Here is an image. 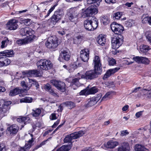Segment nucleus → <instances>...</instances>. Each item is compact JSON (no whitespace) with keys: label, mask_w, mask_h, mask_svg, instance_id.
<instances>
[{"label":"nucleus","mask_w":151,"mask_h":151,"mask_svg":"<svg viewBox=\"0 0 151 151\" xmlns=\"http://www.w3.org/2000/svg\"><path fill=\"white\" fill-rule=\"evenodd\" d=\"M93 61L94 69L86 71L84 75L81 76V78L91 81L97 78L99 75L101 74L102 69L100 58L98 56H95Z\"/></svg>","instance_id":"obj_1"},{"label":"nucleus","mask_w":151,"mask_h":151,"mask_svg":"<svg viewBox=\"0 0 151 151\" xmlns=\"http://www.w3.org/2000/svg\"><path fill=\"white\" fill-rule=\"evenodd\" d=\"M78 12L76 7H72L67 10L66 14L69 20L73 23V25H75L77 22Z\"/></svg>","instance_id":"obj_2"},{"label":"nucleus","mask_w":151,"mask_h":151,"mask_svg":"<svg viewBox=\"0 0 151 151\" xmlns=\"http://www.w3.org/2000/svg\"><path fill=\"white\" fill-rule=\"evenodd\" d=\"M85 131H80L78 132H76L73 133H72L70 135L66 137L64 139V141L65 142L71 143V144L69 145H63V146H68L70 147V149L68 150H70L72 147V143H71L72 140L73 139H77L82 136H83L85 133Z\"/></svg>","instance_id":"obj_3"},{"label":"nucleus","mask_w":151,"mask_h":151,"mask_svg":"<svg viewBox=\"0 0 151 151\" xmlns=\"http://www.w3.org/2000/svg\"><path fill=\"white\" fill-rule=\"evenodd\" d=\"M37 65L38 68L41 70H47L52 67L51 61L46 59H42L38 61L37 63Z\"/></svg>","instance_id":"obj_4"},{"label":"nucleus","mask_w":151,"mask_h":151,"mask_svg":"<svg viewBox=\"0 0 151 151\" xmlns=\"http://www.w3.org/2000/svg\"><path fill=\"white\" fill-rule=\"evenodd\" d=\"M64 12L62 8L58 9L50 18V21L53 24H55L64 16Z\"/></svg>","instance_id":"obj_5"},{"label":"nucleus","mask_w":151,"mask_h":151,"mask_svg":"<svg viewBox=\"0 0 151 151\" xmlns=\"http://www.w3.org/2000/svg\"><path fill=\"white\" fill-rule=\"evenodd\" d=\"M124 37L122 35H116L112 37V47L116 50L122 45L124 42Z\"/></svg>","instance_id":"obj_6"},{"label":"nucleus","mask_w":151,"mask_h":151,"mask_svg":"<svg viewBox=\"0 0 151 151\" xmlns=\"http://www.w3.org/2000/svg\"><path fill=\"white\" fill-rule=\"evenodd\" d=\"M60 42H58V39L56 36H51L48 38L45 45L48 48L54 49L57 47Z\"/></svg>","instance_id":"obj_7"},{"label":"nucleus","mask_w":151,"mask_h":151,"mask_svg":"<svg viewBox=\"0 0 151 151\" xmlns=\"http://www.w3.org/2000/svg\"><path fill=\"white\" fill-rule=\"evenodd\" d=\"M11 104L10 101H5L2 99L0 100V117L2 116L4 113L8 111L10 108L9 106Z\"/></svg>","instance_id":"obj_8"},{"label":"nucleus","mask_w":151,"mask_h":151,"mask_svg":"<svg viewBox=\"0 0 151 151\" xmlns=\"http://www.w3.org/2000/svg\"><path fill=\"white\" fill-rule=\"evenodd\" d=\"M111 30L116 35H122V34L124 31V28L120 24H117L116 22H114L111 24Z\"/></svg>","instance_id":"obj_9"},{"label":"nucleus","mask_w":151,"mask_h":151,"mask_svg":"<svg viewBox=\"0 0 151 151\" xmlns=\"http://www.w3.org/2000/svg\"><path fill=\"white\" fill-rule=\"evenodd\" d=\"M98 12L97 9L91 6L88 7L84 12L82 14V17L83 18L89 17L94 15Z\"/></svg>","instance_id":"obj_10"},{"label":"nucleus","mask_w":151,"mask_h":151,"mask_svg":"<svg viewBox=\"0 0 151 151\" xmlns=\"http://www.w3.org/2000/svg\"><path fill=\"white\" fill-rule=\"evenodd\" d=\"M50 83L61 92H63L65 91L66 86L64 82L58 80H52L50 81Z\"/></svg>","instance_id":"obj_11"},{"label":"nucleus","mask_w":151,"mask_h":151,"mask_svg":"<svg viewBox=\"0 0 151 151\" xmlns=\"http://www.w3.org/2000/svg\"><path fill=\"white\" fill-rule=\"evenodd\" d=\"M17 23V20L14 19H11L9 20L6 24V29L9 30H14L16 29L18 27Z\"/></svg>","instance_id":"obj_12"},{"label":"nucleus","mask_w":151,"mask_h":151,"mask_svg":"<svg viewBox=\"0 0 151 151\" xmlns=\"http://www.w3.org/2000/svg\"><path fill=\"white\" fill-rule=\"evenodd\" d=\"M40 71L37 70H25L22 72V74L24 76H40Z\"/></svg>","instance_id":"obj_13"},{"label":"nucleus","mask_w":151,"mask_h":151,"mask_svg":"<svg viewBox=\"0 0 151 151\" xmlns=\"http://www.w3.org/2000/svg\"><path fill=\"white\" fill-rule=\"evenodd\" d=\"M27 33V42H32L36 38V36L34 35L35 31L31 28H28Z\"/></svg>","instance_id":"obj_14"},{"label":"nucleus","mask_w":151,"mask_h":151,"mask_svg":"<svg viewBox=\"0 0 151 151\" xmlns=\"http://www.w3.org/2000/svg\"><path fill=\"white\" fill-rule=\"evenodd\" d=\"M89 50L88 49H84L80 52V57L84 62H87L89 59Z\"/></svg>","instance_id":"obj_15"},{"label":"nucleus","mask_w":151,"mask_h":151,"mask_svg":"<svg viewBox=\"0 0 151 151\" xmlns=\"http://www.w3.org/2000/svg\"><path fill=\"white\" fill-rule=\"evenodd\" d=\"M120 68H114L110 69L107 70L106 73L104 75L103 79L106 80L107 78L110 77L113 74L120 69Z\"/></svg>","instance_id":"obj_16"},{"label":"nucleus","mask_w":151,"mask_h":151,"mask_svg":"<svg viewBox=\"0 0 151 151\" xmlns=\"http://www.w3.org/2000/svg\"><path fill=\"white\" fill-rule=\"evenodd\" d=\"M19 127L16 124L11 125L10 127H8L7 131L9 132L10 134L12 135H15L19 130Z\"/></svg>","instance_id":"obj_17"},{"label":"nucleus","mask_w":151,"mask_h":151,"mask_svg":"<svg viewBox=\"0 0 151 151\" xmlns=\"http://www.w3.org/2000/svg\"><path fill=\"white\" fill-rule=\"evenodd\" d=\"M130 150L129 144L127 142L122 143L117 148V151H130Z\"/></svg>","instance_id":"obj_18"},{"label":"nucleus","mask_w":151,"mask_h":151,"mask_svg":"<svg viewBox=\"0 0 151 151\" xmlns=\"http://www.w3.org/2000/svg\"><path fill=\"white\" fill-rule=\"evenodd\" d=\"M14 53L13 50H6L0 52V56L5 57H12L14 56Z\"/></svg>","instance_id":"obj_19"},{"label":"nucleus","mask_w":151,"mask_h":151,"mask_svg":"<svg viewBox=\"0 0 151 151\" xmlns=\"http://www.w3.org/2000/svg\"><path fill=\"white\" fill-rule=\"evenodd\" d=\"M23 91V89H20L18 88H16L10 91L9 95L13 96L19 94H21L24 93Z\"/></svg>","instance_id":"obj_20"},{"label":"nucleus","mask_w":151,"mask_h":151,"mask_svg":"<svg viewBox=\"0 0 151 151\" xmlns=\"http://www.w3.org/2000/svg\"><path fill=\"white\" fill-rule=\"evenodd\" d=\"M84 26L85 29L88 31H93L94 29L92 27L90 19H87L84 22Z\"/></svg>","instance_id":"obj_21"},{"label":"nucleus","mask_w":151,"mask_h":151,"mask_svg":"<svg viewBox=\"0 0 151 151\" xmlns=\"http://www.w3.org/2000/svg\"><path fill=\"white\" fill-rule=\"evenodd\" d=\"M119 144V142H117L110 140L107 142V144L105 145V147L108 148L113 149Z\"/></svg>","instance_id":"obj_22"},{"label":"nucleus","mask_w":151,"mask_h":151,"mask_svg":"<svg viewBox=\"0 0 151 151\" xmlns=\"http://www.w3.org/2000/svg\"><path fill=\"white\" fill-rule=\"evenodd\" d=\"M92 26L94 30L97 28L99 24V22L97 19L95 17H93L90 19Z\"/></svg>","instance_id":"obj_23"},{"label":"nucleus","mask_w":151,"mask_h":151,"mask_svg":"<svg viewBox=\"0 0 151 151\" xmlns=\"http://www.w3.org/2000/svg\"><path fill=\"white\" fill-rule=\"evenodd\" d=\"M1 67L6 66L9 65L10 63V60L6 57H1Z\"/></svg>","instance_id":"obj_24"},{"label":"nucleus","mask_w":151,"mask_h":151,"mask_svg":"<svg viewBox=\"0 0 151 151\" xmlns=\"http://www.w3.org/2000/svg\"><path fill=\"white\" fill-rule=\"evenodd\" d=\"M106 38L103 36L99 35L97 39L98 44L102 46L104 45L106 43Z\"/></svg>","instance_id":"obj_25"},{"label":"nucleus","mask_w":151,"mask_h":151,"mask_svg":"<svg viewBox=\"0 0 151 151\" xmlns=\"http://www.w3.org/2000/svg\"><path fill=\"white\" fill-rule=\"evenodd\" d=\"M21 85L23 88L24 92L29 90L32 86V84L28 85L24 81H22Z\"/></svg>","instance_id":"obj_26"},{"label":"nucleus","mask_w":151,"mask_h":151,"mask_svg":"<svg viewBox=\"0 0 151 151\" xmlns=\"http://www.w3.org/2000/svg\"><path fill=\"white\" fill-rule=\"evenodd\" d=\"M99 90L97 87L93 86L88 89L87 94H94L98 92Z\"/></svg>","instance_id":"obj_27"},{"label":"nucleus","mask_w":151,"mask_h":151,"mask_svg":"<svg viewBox=\"0 0 151 151\" xmlns=\"http://www.w3.org/2000/svg\"><path fill=\"white\" fill-rule=\"evenodd\" d=\"M30 120L28 117L20 116L19 118H17V121L19 122H24V124H26L28 121Z\"/></svg>","instance_id":"obj_28"},{"label":"nucleus","mask_w":151,"mask_h":151,"mask_svg":"<svg viewBox=\"0 0 151 151\" xmlns=\"http://www.w3.org/2000/svg\"><path fill=\"white\" fill-rule=\"evenodd\" d=\"M101 22L104 25H106L109 23L108 17L106 16H103L101 17Z\"/></svg>","instance_id":"obj_29"},{"label":"nucleus","mask_w":151,"mask_h":151,"mask_svg":"<svg viewBox=\"0 0 151 151\" xmlns=\"http://www.w3.org/2000/svg\"><path fill=\"white\" fill-rule=\"evenodd\" d=\"M33 99L32 98L26 96L24 98L20 99V103H30L32 101Z\"/></svg>","instance_id":"obj_30"},{"label":"nucleus","mask_w":151,"mask_h":151,"mask_svg":"<svg viewBox=\"0 0 151 151\" xmlns=\"http://www.w3.org/2000/svg\"><path fill=\"white\" fill-rule=\"evenodd\" d=\"M144 90L147 91V92L144 93V95L145 97L148 99L151 98V88H144Z\"/></svg>","instance_id":"obj_31"},{"label":"nucleus","mask_w":151,"mask_h":151,"mask_svg":"<svg viewBox=\"0 0 151 151\" xmlns=\"http://www.w3.org/2000/svg\"><path fill=\"white\" fill-rule=\"evenodd\" d=\"M63 104L65 105L69 109H72L75 106V104L71 101H66L63 103Z\"/></svg>","instance_id":"obj_32"},{"label":"nucleus","mask_w":151,"mask_h":151,"mask_svg":"<svg viewBox=\"0 0 151 151\" xmlns=\"http://www.w3.org/2000/svg\"><path fill=\"white\" fill-rule=\"evenodd\" d=\"M101 0H88L87 3L88 4H94L96 6L99 5L100 2L101 1Z\"/></svg>","instance_id":"obj_33"},{"label":"nucleus","mask_w":151,"mask_h":151,"mask_svg":"<svg viewBox=\"0 0 151 151\" xmlns=\"http://www.w3.org/2000/svg\"><path fill=\"white\" fill-rule=\"evenodd\" d=\"M88 103L86 104V106L88 107L91 106L96 104V102H95L93 99L92 98L89 99L88 100Z\"/></svg>","instance_id":"obj_34"},{"label":"nucleus","mask_w":151,"mask_h":151,"mask_svg":"<svg viewBox=\"0 0 151 151\" xmlns=\"http://www.w3.org/2000/svg\"><path fill=\"white\" fill-rule=\"evenodd\" d=\"M142 22L144 24H145L147 23H149V21L150 18V16H148L147 15L143 14L142 18Z\"/></svg>","instance_id":"obj_35"},{"label":"nucleus","mask_w":151,"mask_h":151,"mask_svg":"<svg viewBox=\"0 0 151 151\" xmlns=\"http://www.w3.org/2000/svg\"><path fill=\"white\" fill-rule=\"evenodd\" d=\"M135 23L134 20L130 19L128 21H126L125 25L127 27H130L134 25Z\"/></svg>","instance_id":"obj_36"},{"label":"nucleus","mask_w":151,"mask_h":151,"mask_svg":"<svg viewBox=\"0 0 151 151\" xmlns=\"http://www.w3.org/2000/svg\"><path fill=\"white\" fill-rule=\"evenodd\" d=\"M33 111L32 114L33 116L35 117L38 116L41 112V110L39 108L35 110H33Z\"/></svg>","instance_id":"obj_37"},{"label":"nucleus","mask_w":151,"mask_h":151,"mask_svg":"<svg viewBox=\"0 0 151 151\" xmlns=\"http://www.w3.org/2000/svg\"><path fill=\"white\" fill-rule=\"evenodd\" d=\"M121 16L122 14H121V12H117L113 14L112 17H113L114 20H115L119 19L121 18Z\"/></svg>","instance_id":"obj_38"},{"label":"nucleus","mask_w":151,"mask_h":151,"mask_svg":"<svg viewBox=\"0 0 151 151\" xmlns=\"http://www.w3.org/2000/svg\"><path fill=\"white\" fill-rule=\"evenodd\" d=\"M70 148V146H63L58 148L56 151H68Z\"/></svg>","instance_id":"obj_39"},{"label":"nucleus","mask_w":151,"mask_h":151,"mask_svg":"<svg viewBox=\"0 0 151 151\" xmlns=\"http://www.w3.org/2000/svg\"><path fill=\"white\" fill-rule=\"evenodd\" d=\"M28 28H26L21 29L20 31V35L22 36H26Z\"/></svg>","instance_id":"obj_40"},{"label":"nucleus","mask_w":151,"mask_h":151,"mask_svg":"<svg viewBox=\"0 0 151 151\" xmlns=\"http://www.w3.org/2000/svg\"><path fill=\"white\" fill-rule=\"evenodd\" d=\"M144 147L140 145H136L134 146V150L135 151H142Z\"/></svg>","instance_id":"obj_41"},{"label":"nucleus","mask_w":151,"mask_h":151,"mask_svg":"<svg viewBox=\"0 0 151 151\" xmlns=\"http://www.w3.org/2000/svg\"><path fill=\"white\" fill-rule=\"evenodd\" d=\"M150 63V61L147 58L143 57H142L141 62V63H142L146 65H148Z\"/></svg>","instance_id":"obj_42"},{"label":"nucleus","mask_w":151,"mask_h":151,"mask_svg":"<svg viewBox=\"0 0 151 151\" xmlns=\"http://www.w3.org/2000/svg\"><path fill=\"white\" fill-rule=\"evenodd\" d=\"M142 57L137 56L134 57L132 59L135 62L138 63H141Z\"/></svg>","instance_id":"obj_43"},{"label":"nucleus","mask_w":151,"mask_h":151,"mask_svg":"<svg viewBox=\"0 0 151 151\" xmlns=\"http://www.w3.org/2000/svg\"><path fill=\"white\" fill-rule=\"evenodd\" d=\"M22 21L26 25H30L32 23V21L29 19H24Z\"/></svg>","instance_id":"obj_44"},{"label":"nucleus","mask_w":151,"mask_h":151,"mask_svg":"<svg viewBox=\"0 0 151 151\" xmlns=\"http://www.w3.org/2000/svg\"><path fill=\"white\" fill-rule=\"evenodd\" d=\"M44 88L45 91L49 92L52 89V88L51 85L48 83L44 85Z\"/></svg>","instance_id":"obj_45"},{"label":"nucleus","mask_w":151,"mask_h":151,"mask_svg":"<svg viewBox=\"0 0 151 151\" xmlns=\"http://www.w3.org/2000/svg\"><path fill=\"white\" fill-rule=\"evenodd\" d=\"M16 43L17 44L19 45H22L25 44V43H28L29 42H27V39L25 40L24 39H19L17 40L16 41Z\"/></svg>","instance_id":"obj_46"},{"label":"nucleus","mask_w":151,"mask_h":151,"mask_svg":"<svg viewBox=\"0 0 151 151\" xmlns=\"http://www.w3.org/2000/svg\"><path fill=\"white\" fill-rule=\"evenodd\" d=\"M140 50L141 52H145L149 50V47L147 46L143 45L140 47Z\"/></svg>","instance_id":"obj_47"},{"label":"nucleus","mask_w":151,"mask_h":151,"mask_svg":"<svg viewBox=\"0 0 151 151\" xmlns=\"http://www.w3.org/2000/svg\"><path fill=\"white\" fill-rule=\"evenodd\" d=\"M9 42V40L7 38H6V39L5 40H3L1 42V48H4L5 46H6L7 45V43H8Z\"/></svg>","instance_id":"obj_48"},{"label":"nucleus","mask_w":151,"mask_h":151,"mask_svg":"<svg viewBox=\"0 0 151 151\" xmlns=\"http://www.w3.org/2000/svg\"><path fill=\"white\" fill-rule=\"evenodd\" d=\"M57 5L55 4L51 7V8L49 10L47 14L44 16L45 18H46L50 15V13L54 10L55 8V7Z\"/></svg>","instance_id":"obj_49"},{"label":"nucleus","mask_w":151,"mask_h":151,"mask_svg":"<svg viewBox=\"0 0 151 151\" xmlns=\"http://www.w3.org/2000/svg\"><path fill=\"white\" fill-rule=\"evenodd\" d=\"M102 95L101 94H99L97 95V96L96 97H92L94 101L96 102V104L99 101Z\"/></svg>","instance_id":"obj_50"},{"label":"nucleus","mask_w":151,"mask_h":151,"mask_svg":"<svg viewBox=\"0 0 151 151\" xmlns=\"http://www.w3.org/2000/svg\"><path fill=\"white\" fill-rule=\"evenodd\" d=\"M80 79V78H75L74 79H73L71 82L72 83V85H76L79 82V80Z\"/></svg>","instance_id":"obj_51"},{"label":"nucleus","mask_w":151,"mask_h":151,"mask_svg":"<svg viewBox=\"0 0 151 151\" xmlns=\"http://www.w3.org/2000/svg\"><path fill=\"white\" fill-rule=\"evenodd\" d=\"M116 63L115 60L113 58H110L109 61V64L110 65H113Z\"/></svg>","instance_id":"obj_52"},{"label":"nucleus","mask_w":151,"mask_h":151,"mask_svg":"<svg viewBox=\"0 0 151 151\" xmlns=\"http://www.w3.org/2000/svg\"><path fill=\"white\" fill-rule=\"evenodd\" d=\"M49 93L50 94L56 97H59V96L58 95V93H57L55 92L52 89L49 92Z\"/></svg>","instance_id":"obj_53"},{"label":"nucleus","mask_w":151,"mask_h":151,"mask_svg":"<svg viewBox=\"0 0 151 151\" xmlns=\"http://www.w3.org/2000/svg\"><path fill=\"white\" fill-rule=\"evenodd\" d=\"M88 88V86L86 88V89L81 91L79 93V94L81 95H85L86 94V95H88V94H87V91L88 90L87 88Z\"/></svg>","instance_id":"obj_54"},{"label":"nucleus","mask_w":151,"mask_h":151,"mask_svg":"<svg viewBox=\"0 0 151 151\" xmlns=\"http://www.w3.org/2000/svg\"><path fill=\"white\" fill-rule=\"evenodd\" d=\"M111 92H107L104 96L102 98L101 101H106V98H108L109 96L111 94Z\"/></svg>","instance_id":"obj_55"},{"label":"nucleus","mask_w":151,"mask_h":151,"mask_svg":"<svg viewBox=\"0 0 151 151\" xmlns=\"http://www.w3.org/2000/svg\"><path fill=\"white\" fill-rule=\"evenodd\" d=\"M62 55L63 58L66 61H68L70 58V56L68 54H64V55Z\"/></svg>","instance_id":"obj_56"},{"label":"nucleus","mask_w":151,"mask_h":151,"mask_svg":"<svg viewBox=\"0 0 151 151\" xmlns=\"http://www.w3.org/2000/svg\"><path fill=\"white\" fill-rule=\"evenodd\" d=\"M61 51V52L60 54H62V55H63L64 54H68L69 52V50L67 48H66L65 50H62Z\"/></svg>","instance_id":"obj_57"},{"label":"nucleus","mask_w":151,"mask_h":151,"mask_svg":"<svg viewBox=\"0 0 151 151\" xmlns=\"http://www.w3.org/2000/svg\"><path fill=\"white\" fill-rule=\"evenodd\" d=\"M57 117L55 113H52L50 116V119L51 120L56 119Z\"/></svg>","instance_id":"obj_58"},{"label":"nucleus","mask_w":151,"mask_h":151,"mask_svg":"<svg viewBox=\"0 0 151 151\" xmlns=\"http://www.w3.org/2000/svg\"><path fill=\"white\" fill-rule=\"evenodd\" d=\"M81 65L80 63H78V65L76 63H74L71 65V68L75 69L77 68L79 66H81Z\"/></svg>","instance_id":"obj_59"},{"label":"nucleus","mask_w":151,"mask_h":151,"mask_svg":"<svg viewBox=\"0 0 151 151\" xmlns=\"http://www.w3.org/2000/svg\"><path fill=\"white\" fill-rule=\"evenodd\" d=\"M121 136H126V135L128 134L129 133L127 130L122 131L121 132Z\"/></svg>","instance_id":"obj_60"},{"label":"nucleus","mask_w":151,"mask_h":151,"mask_svg":"<svg viewBox=\"0 0 151 151\" xmlns=\"http://www.w3.org/2000/svg\"><path fill=\"white\" fill-rule=\"evenodd\" d=\"M29 83H31L32 85H34L35 84H36V83H37V81L35 80L32 79H30L29 78Z\"/></svg>","instance_id":"obj_61"},{"label":"nucleus","mask_w":151,"mask_h":151,"mask_svg":"<svg viewBox=\"0 0 151 151\" xmlns=\"http://www.w3.org/2000/svg\"><path fill=\"white\" fill-rule=\"evenodd\" d=\"M60 122V120L58 119L57 121H56L54 123L53 125L52 126V128L56 127H57V126L59 123Z\"/></svg>","instance_id":"obj_62"},{"label":"nucleus","mask_w":151,"mask_h":151,"mask_svg":"<svg viewBox=\"0 0 151 151\" xmlns=\"http://www.w3.org/2000/svg\"><path fill=\"white\" fill-rule=\"evenodd\" d=\"M31 145L28 143H26L25 144V146L24 147L26 150L29 149L31 146Z\"/></svg>","instance_id":"obj_63"},{"label":"nucleus","mask_w":151,"mask_h":151,"mask_svg":"<svg viewBox=\"0 0 151 151\" xmlns=\"http://www.w3.org/2000/svg\"><path fill=\"white\" fill-rule=\"evenodd\" d=\"M81 151H92V150L89 147L84 148Z\"/></svg>","instance_id":"obj_64"}]
</instances>
